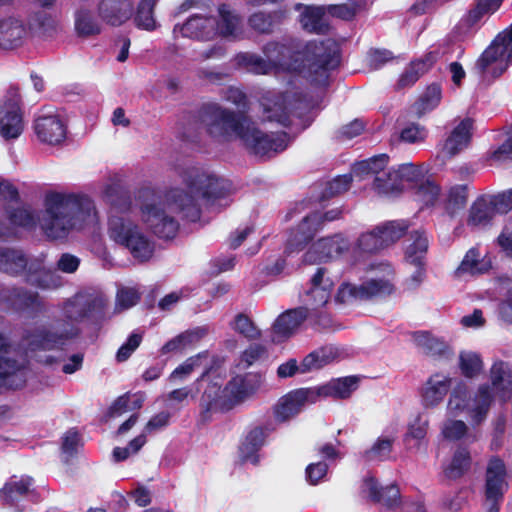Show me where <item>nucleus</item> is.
<instances>
[{
    "label": "nucleus",
    "instance_id": "28",
    "mask_svg": "<svg viewBox=\"0 0 512 512\" xmlns=\"http://www.w3.org/2000/svg\"><path fill=\"white\" fill-rule=\"evenodd\" d=\"M452 379L442 373H434L426 380L422 389V403L433 408L442 402L451 387Z\"/></svg>",
    "mask_w": 512,
    "mask_h": 512
},
{
    "label": "nucleus",
    "instance_id": "18",
    "mask_svg": "<svg viewBox=\"0 0 512 512\" xmlns=\"http://www.w3.org/2000/svg\"><path fill=\"white\" fill-rule=\"evenodd\" d=\"M315 392L310 391L309 388H299L292 390L287 395L281 397L274 405L273 415L276 422H287L298 413L307 404L316 403Z\"/></svg>",
    "mask_w": 512,
    "mask_h": 512
},
{
    "label": "nucleus",
    "instance_id": "4",
    "mask_svg": "<svg viewBox=\"0 0 512 512\" xmlns=\"http://www.w3.org/2000/svg\"><path fill=\"white\" fill-rule=\"evenodd\" d=\"M491 386L483 384L477 388L474 396L469 394L467 384L458 381L452 388L447 411L451 416L466 413L473 424L483 422L493 403L492 390L502 400L509 399L512 394V367L502 360L495 361L490 370Z\"/></svg>",
    "mask_w": 512,
    "mask_h": 512
},
{
    "label": "nucleus",
    "instance_id": "52",
    "mask_svg": "<svg viewBox=\"0 0 512 512\" xmlns=\"http://www.w3.org/2000/svg\"><path fill=\"white\" fill-rule=\"evenodd\" d=\"M407 230V224L405 221H393L387 222L382 226L377 227L376 231L384 240L386 247L399 240Z\"/></svg>",
    "mask_w": 512,
    "mask_h": 512
},
{
    "label": "nucleus",
    "instance_id": "6",
    "mask_svg": "<svg viewBox=\"0 0 512 512\" xmlns=\"http://www.w3.org/2000/svg\"><path fill=\"white\" fill-rule=\"evenodd\" d=\"M240 17L227 4L218 8L217 16L195 14L183 24L174 26L175 37L190 38L198 41H210L218 35L225 38H236L240 29Z\"/></svg>",
    "mask_w": 512,
    "mask_h": 512
},
{
    "label": "nucleus",
    "instance_id": "45",
    "mask_svg": "<svg viewBox=\"0 0 512 512\" xmlns=\"http://www.w3.org/2000/svg\"><path fill=\"white\" fill-rule=\"evenodd\" d=\"M102 199L113 207H116L124 201L120 178L117 176L107 177L101 186Z\"/></svg>",
    "mask_w": 512,
    "mask_h": 512
},
{
    "label": "nucleus",
    "instance_id": "46",
    "mask_svg": "<svg viewBox=\"0 0 512 512\" xmlns=\"http://www.w3.org/2000/svg\"><path fill=\"white\" fill-rule=\"evenodd\" d=\"M470 466V455L467 449L461 448L455 452L449 466L444 470V474L450 479H457L465 474Z\"/></svg>",
    "mask_w": 512,
    "mask_h": 512
},
{
    "label": "nucleus",
    "instance_id": "22",
    "mask_svg": "<svg viewBox=\"0 0 512 512\" xmlns=\"http://www.w3.org/2000/svg\"><path fill=\"white\" fill-rule=\"evenodd\" d=\"M308 317L307 308H293L283 312L272 325V341L280 343L289 339Z\"/></svg>",
    "mask_w": 512,
    "mask_h": 512
},
{
    "label": "nucleus",
    "instance_id": "20",
    "mask_svg": "<svg viewBox=\"0 0 512 512\" xmlns=\"http://www.w3.org/2000/svg\"><path fill=\"white\" fill-rule=\"evenodd\" d=\"M34 131L42 143L58 145L66 138V125L58 113L50 110L42 113L34 122Z\"/></svg>",
    "mask_w": 512,
    "mask_h": 512
},
{
    "label": "nucleus",
    "instance_id": "25",
    "mask_svg": "<svg viewBox=\"0 0 512 512\" xmlns=\"http://www.w3.org/2000/svg\"><path fill=\"white\" fill-rule=\"evenodd\" d=\"M133 12L131 0H101L98 3V16L113 27H119L128 21Z\"/></svg>",
    "mask_w": 512,
    "mask_h": 512
},
{
    "label": "nucleus",
    "instance_id": "57",
    "mask_svg": "<svg viewBox=\"0 0 512 512\" xmlns=\"http://www.w3.org/2000/svg\"><path fill=\"white\" fill-rule=\"evenodd\" d=\"M204 356H192L185 360L181 365L177 366L176 369L170 373L169 380L171 381H183L189 377V375L201 365V360Z\"/></svg>",
    "mask_w": 512,
    "mask_h": 512
},
{
    "label": "nucleus",
    "instance_id": "53",
    "mask_svg": "<svg viewBox=\"0 0 512 512\" xmlns=\"http://www.w3.org/2000/svg\"><path fill=\"white\" fill-rule=\"evenodd\" d=\"M468 194L466 185H456L450 189L446 203L448 214L453 215L466 206Z\"/></svg>",
    "mask_w": 512,
    "mask_h": 512
},
{
    "label": "nucleus",
    "instance_id": "36",
    "mask_svg": "<svg viewBox=\"0 0 512 512\" xmlns=\"http://www.w3.org/2000/svg\"><path fill=\"white\" fill-rule=\"evenodd\" d=\"M492 268V263L486 257L480 255L477 248H470L460 262L456 275H478L488 272Z\"/></svg>",
    "mask_w": 512,
    "mask_h": 512
},
{
    "label": "nucleus",
    "instance_id": "12",
    "mask_svg": "<svg viewBox=\"0 0 512 512\" xmlns=\"http://www.w3.org/2000/svg\"><path fill=\"white\" fill-rule=\"evenodd\" d=\"M301 96L297 91L266 92L260 100L261 121L289 127L291 113L298 108Z\"/></svg>",
    "mask_w": 512,
    "mask_h": 512
},
{
    "label": "nucleus",
    "instance_id": "24",
    "mask_svg": "<svg viewBox=\"0 0 512 512\" xmlns=\"http://www.w3.org/2000/svg\"><path fill=\"white\" fill-rule=\"evenodd\" d=\"M350 247L349 242L341 235L319 238L305 254V263H315L325 259L335 258Z\"/></svg>",
    "mask_w": 512,
    "mask_h": 512
},
{
    "label": "nucleus",
    "instance_id": "9",
    "mask_svg": "<svg viewBox=\"0 0 512 512\" xmlns=\"http://www.w3.org/2000/svg\"><path fill=\"white\" fill-rule=\"evenodd\" d=\"M512 64V24L496 35L476 62V70L483 79L501 76Z\"/></svg>",
    "mask_w": 512,
    "mask_h": 512
},
{
    "label": "nucleus",
    "instance_id": "8",
    "mask_svg": "<svg viewBox=\"0 0 512 512\" xmlns=\"http://www.w3.org/2000/svg\"><path fill=\"white\" fill-rule=\"evenodd\" d=\"M108 236L116 244L129 250L134 259L145 263L153 255L155 246L137 225L122 216L111 214L108 221Z\"/></svg>",
    "mask_w": 512,
    "mask_h": 512
},
{
    "label": "nucleus",
    "instance_id": "7",
    "mask_svg": "<svg viewBox=\"0 0 512 512\" xmlns=\"http://www.w3.org/2000/svg\"><path fill=\"white\" fill-rule=\"evenodd\" d=\"M369 277L360 285L343 284L337 292L338 302L368 300L372 297L386 296L394 292L395 272L387 262L371 263Z\"/></svg>",
    "mask_w": 512,
    "mask_h": 512
},
{
    "label": "nucleus",
    "instance_id": "44",
    "mask_svg": "<svg viewBox=\"0 0 512 512\" xmlns=\"http://www.w3.org/2000/svg\"><path fill=\"white\" fill-rule=\"evenodd\" d=\"M231 329L248 340H256L261 337V330L257 328L250 316L239 313L230 324Z\"/></svg>",
    "mask_w": 512,
    "mask_h": 512
},
{
    "label": "nucleus",
    "instance_id": "61",
    "mask_svg": "<svg viewBox=\"0 0 512 512\" xmlns=\"http://www.w3.org/2000/svg\"><path fill=\"white\" fill-rule=\"evenodd\" d=\"M22 204L21 199L18 196L17 189L14 185L7 181L0 182V205L1 208L6 209L9 206H16Z\"/></svg>",
    "mask_w": 512,
    "mask_h": 512
},
{
    "label": "nucleus",
    "instance_id": "41",
    "mask_svg": "<svg viewBox=\"0 0 512 512\" xmlns=\"http://www.w3.org/2000/svg\"><path fill=\"white\" fill-rule=\"evenodd\" d=\"M325 13V6H306L300 16L302 27L309 32L324 33L327 29L324 22Z\"/></svg>",
    "mask_w": 512,
    "mask_h": 512
},
{
    "label": "nucleus",
    "instance_id": "13",
    "mask_svg": "<svg viewBox=\"0 0 512 512\" xmlns=\"http://www.w3.org/2000/svg\"><path fill=\"white\" fill-rule=\"evenodd\" d=\"M31 340H24V356L16 359L11 356V346L5 335V321L0 316V386L17 388L24 382L22 370L28 362Z\"/></svg>",
    "mask_w": 512,
    "mask_h": 512
},
{
    "label": "nucleus",
    "instance_id": "16",
    "mask_svg": "<svg viewBox=\"0 0 512 512\" xmlns=\"http://www.w3.org/2000/svg\"><path fill=\"white\" fill-rule=\"evenodd\" d=\"M324 274L323 268L317 270L312 278V288L306 294L304 301L306 306L302 308L308 309L310 318H314L317 325L327 327L331 321L323 311H320V308L325 306L331 297L329 288L332 284L328 279H324Z\"/></svg>",
    "mask_w": 512,
    "mask_h": 512
},
{
    "label": "nucleus",
    "instance_id": "54",
    "mask_svg": "<svg viewBox=\"0 0 512 512\" xmlns=\"http://www.w3.org/2000/svg\"><path fill=\"white\" fill-rule=\"evenodd\" d=\"M468 426L462 420L448 418L441 427V434L450 441H457L467 434Z\"/></svg>",
    "mask_w": 512,
    "mask_h": 512
},
{
    "label": "nucleus",
    "instance_id": "38",
    "mask_svg": "<svg viewBox=\"0 0 512 512\" xmlns=\"http://www.w3.org/2000/svg\"><path fill=\"white\" fill-rule=\"evenodd\" d=\"M24 27L15 19L0 21V48L13 49L17 47L23 38Z\"/></svg>",
    "mask_w": 512,
    "mask_h": 512
},
{
    "label": "nucleus",
    "instance_id": "11",
    "mask_svg": "<svg viewBox=\"0 0 512 512\" xmlns=\"http://www.w3.org/2000/svg\"><path fill=\"white\" fill-rule=\"evenodd\" d=\"M240 131V140L243 141L248 153L260 159H270L285 151L290 139L287 133H264L251 120L250 124H243Z\"/></svg>",
    "mask_w": 512,
    "mask_h": 512
},
{
    "label": "nucleus",
    "instance_id": "3",
    "mask_svg": "<svg viewBox=\"0 0 512 512\" xmlns=\"http://www.w3.org/2000/svg\"><path fill=\"white\" fill-rule=\"evenodd\" d=\"M40 228L50 239H66L98 223L93 199L85 193L50 191L45 193Z\"/></svg>",
    "mask_w": 512,
    "mask_h": 512
},
{
    "label": "nucleus",
    "instance_id": "33",
    "mask_svg": "<svg viewBox=\"0 0 512 512\" xmlns=\"http://www.w3.org/2000/svg\"><path fill=\"white\" fill-rule=\"evenodd\" d=\"M358 388L357 377H345L332 380L326 385L318 388H309L315 392L316 401L322 397H334L345 399L351 396L352 392Z\"/></svg>",
    "mask_w": 512,
    "mask_h": 512
},
{
    "label": "nucleus",
    "instance_id": "29",
    "mask_svg": "<svg viewBox=\"0 0 512 512\" xmlns=\"http://www.w3.org/2000/svg\"><path fill=\"white\" fill-rule=\"evenodd\" d=\"M362 492L371 501L386 506L389 509H394L400 504V493L396 485H389L385 488L379 487L377 481L372 477L364 480Z\"/></svg>",
    "mask_w": 512,
    "mask_h": 512
},
{
    "label": "nucleus",
    "instance_id": "5",
    "mask_svg": "<svg viewBox=\"0 0 512 512\" xmlns=\"http://www.w3.org/2000/svg\"><path fill=\"white\" fill-rule=\"evenodd\" d=\"M86 302L81 294H77L63 303L62 315L66 321L57 325L54 330L44 327L34 329V360L52 365L55 358L52 356H41L39 353L46 350L61 349L67 342L76 339L80 334L78 323L87 318Z\"/></svg>",
    "mask_w": 512,
    "mask_h": 512
},
{
    "label": "nucleus",
    "instance_id": "49",
    "mask_svg": "<svg viewBox=\"0 0 512 512\" xmlns=\"http://www.w3.org/2000/svg\"><path fill=\"white\" fill-rule=\"evenodd\" d=\"M156 0H142L138 5L136 14L137 27L146 30H153L156 28V20L153 18V9L155 8Z\"/></svg>",
    "mask_w": 512,
    "mask_h": 512
},
{
    "label": "nucleus",
    "instance_id": "26",
    "mask_svg": "<svg viewBox=\"0 0 512 512\" xmlns=\"http://www.w3.org/2000/svg\"><path fill=\"white\" fill-rule=\"evenodd\" d=\"M3 211L7 224L0 223V239L15 235L18 230H25L31 227L32 214L23 203L9 206Z\"/></svg>",
    "mask_w": 512,
    "mask_h": 512
},
{
    "label": "nucleus",
    "instance_id": "30",
    "mask_svg": "<svg viewBox=\"0 0 512 512\" xmlns=\"http://www.w3.org/2000/svg\"><path fill=\"white\" fill-rule=\"evenodd\" d=\"M438 58L439 52L437 50H433L426 53L424 57L413 61L410 66L406 67L404 73L400 75L397 87L399 89H405L414 85L421 75L429 71Z\"/></svg>",
    "mask_w": 512,
    "mask_h": 512
},
{
    "label": "nucleus",
    "instance_id": "19",
    "mask_svg": "<svg viewBox=\"0 0 512 512\" xmlns=\"http://www.w3.org/2000/svg\"><path fill=\"white\" fill-rule=\"evenodd\" d=\"M411 238L413 242L406 247L405 258L407 263L415 266V270L411 277L406 279V287L415 289L420 287L425 277L423 260L427 250V238L420 231H414Z\"/></svg>",
    "mask_w": 512,
    "mask_h": 512
},
{
    "label": "nucleus",
    "instance_id": "34",
    "mask_svg": "<svg viewBox=\"0 0 512 512\" xmlns=\"http://www.w3.org/2000/svg\"><path fill=\"white\" fill-rule=\"evenodd\" d=\"M284 17L285 12L283 10L271 12L258 10L248 17L247 23L248 27L258 34L270 35L273 33L275 26L279 25Z\"/></svg>",
    "mask_w": 512,
    "mask_h": 512
},
{
    "label": "nucleus",
    "instance_id": "37",
    "mask_svg": "<svg viewBox=\"0 0 512 512\" xmlns=\"http://www.w3.org/2000/svg\"><path fill=\"white\" fill-rule=\"evenodd\" d=\"M226 391L221 388V383L218 381L211 382L206 390H204L200 405L204 411L211 410H229L232 408L231 404H226Z\"/></svg>",
    "mask_w": 512,
    "mask_h": 512
},
{
    "label": "nucleus",
    "instance_id": "2",
    "mask_svg": "<svg viewBox=\"0 0 512 512\" xmlns=\"http://www.w3.org/2000/svg\"><path fill=\"white\" fill-rule=\"evenodd\" d=\"M265 58L254 53H240L237 64L255 75L276 72H299L316 85H325L329 71L338 65L337 46L334 41L308 42L305 47L296 43L269 42L263 48Z\"/></svg>",
    "mask_w": 512,
    "mask_h": 512
},
{
    "label": "nucleus",
    "instance_id": "62",
    "mask_svg": "<svg viewBox=\"0 0 512 512\" xmlns=\"http://www.w3.org/2000/svg\"><path fill=\"white\" fill-rule=\"evenodd\" d=\"M485 199L491 200V207H493L496 214L507 213L512 209V189L501 192L496 195H482Z\"/></svg>",
    "mask_w": 512,
    "mask_h": 512
},
{
    "label": "nucleus",
    "instance_id": "63",
    "mask_svg": "<svg viewBox=\"0 0 512 512\" xmlns=\"http://www.w3.org/2000/svg\"><path fill=\"white\" fill-rule=\"evenodd\" d=\"M139 301V294L136 290L130 288H122L119 290L118 294H116V304L115 310L122 311L125 309H130L135 306Z\"/></svg>",
    "mask_w": 512,
    "mask_h": 512
},
{
    "label": "nucleus",
    "instance_id": "39",
    "mask_svg": "<svg viewBox=\"0 0 512 512\" xmlns=\"http://www.w3.org/2000/svg\"><path fill=\"white\" fill-rule=\"evenodd\" d=\"M27 257L21 250L0 249V269L8 274L20 275L27 267Z\"/></svg>",
    "mask_w": 512,
    "mask_h": 512
},
{
    "label": "nucleus",
    "instance_id": "60",
    "mask_svg": "<svg viewBox=\"0 0 512 512\" xmlns=\"http://www.w3.org/2000/svg\"><path fill=\"white\" fill-rule=\"evenodd\" d=\"M358 244L360 249L367 253H375L386 247L385 242L382 240L381 236H379L376 229L362 234L358 240Z\"/></svg>",
    "mask_w": 512,
    "mask_h": 512
},
{
    "label": "nucleus",
    "instance_id": "48",
    "mask_svg": "<svg viewBox=\"0 0 512 512\" xmlns=\"http://www.w3.org/2000/svg\"><path fill=\"white\" fill-rule=\"evenodd\" d=\"M28 489V479H17L14 477L6 483L4 488L0 490V498L8 502H14L25 496L28 492Z\"/></svg>",
    "mask_w": 512,
    "mask_h": 512
},
{
    "label": "nucleus",
    "instance_id": "23",
    "mask_svg": "<svg viewBox=\"0 0 512 512\" xmlns=\"http://www.w3.org/2000/svg\"><path fill=\"white\" fill-rule=\"evenodd\" d=\"M23 131L21 108L16 96L9 97L0 107V135L3 138H16Z\"/></svg>",
    "mask_w": 512,
    "mask_h": 512
},
{
    "label": "nucleus",
    "instance_id": "31",
    "mask_svg": "<svg viewBox=\"0 0 512 512\" xmlns=\"http://www.w3.org/2000/svg\"><path fill=\"white\" fill-rule=\"evenodd\" d=\"M473 120L465 119L460 121L457 127L453 128L450 135L444 141L442 151L449 157L455 156L469 145Z\"/></svg>",
    "mask_w": 512,
    "mask_h": 512
},
{
    "label": "nucleus",
    "instance_id": "15",
    "mask_svg": "<svg viewBox=\"0 0 512 512\" xmlns=\"http://www.w3.org/2000/svg\"><path fill=\"white\" fill-rule=\"evenodd\" d=\"M340 215V209H332L324 214L319 212L308 214L302 219L296 229L290 231L289 238L287 239L288 253L303 249L315 237L323 223L334 221Z\"/></svg>",
    "mask_w": 512,
    "mask_h": 512
},
{
    "label": "nucleus",
    "instance_id": "47",
    "mask_svg": "<svg viewBox=\"0 0 512 512\" xmlns=\"http://www.w3.org/2000/svg\"><path fill=\"white\" fill-rule=\"evenodd\" d=\"M75 28L80 36H92L101 32V27L93 15L87 10H79L76 13Z\"/></svg>",
    "mask_w": 512,
    "mask_h": 512
},
{
    "label": "nucleus",
    "instance_id": "42",
    "mask_svg": "<svg viewBox=\"0 0 512 512\" xmlns=\"http://www.w3.org/2000/svg\"><path fill=\"white\" fill-rule=\"evenodd\" d=\"M203 335L204 330L201 328H196L190 331L182 332L181 334H178L176 337L168 340L166 344L163 346L162 352L166 354L170 352L182 351L200 341Z\"/></svg>",
    "mask_w": 512,
    "mask_h": 512
},
{
    "label": "nucleus",
    "instance_id": "21",
    "mask_svg": "<svg viewBox=\"0 0 512 512\" xmlns=\"http://www.w3.org/2000/svg\"><path fill=\"white\" fill-rule=\"evenodd\" d=\"M262 377L257 374H246L245 376H236L229 380L225 386L226 404L232 407L243 403L262 387Z\"/></svg>",
    "mask_w": 512,
    "mask_h": 512
},
{
    "label": "nucleus",
    "instance_id": "43",
    "mask_svg": "<svg viewBox=\"0 0 512 512\" xmlns=\"http://www.w3.org/2000/svg\"><path fill=\"white\" fill-rule=\"evenodd\" d=\"M458 365L461 374L468 379L475 378L483 370L482 358L474 351H461Z\"/></svg>",
    "mask_w": 512,
    "mask_h": 512
},
{
    "label": "nucleus",
    "instance_id": "56",
    "mask_svg": "<svg viewBox=\"0 0 512 512\" xmlns=\"http://www.w3.org/2000/svg\"><path fill=\"white\" fill-rule=\"evenodd\" d=\"M429 427V421L421 417L415 418L412 424L408 426L407 433L405 435L406 443L414 441V446H420L425 438L427 428Z\"/></svg>",
    "mask_w": 512,
    "mask_h": 512
},
{
    "label": "nucleus",
    "instance_id": "35",
    "mask_svg": "<svg viewBox=\"0 0 512 512\" xmlns=\"http://www.w3.org/2000/svg\"><path fill=\"white\" fill-rule=\"evenodd\" d=\"M387 163L388 157L385 154H381L368 160H362L358 162L354 165L352 171L354 176L360 179L366 177H374L372 188H374V190L377 192V178L380 176V174H390V170H385Z\"/></svg>",
    "mask_w": 512,
    "mask_h": 512
},
{
    "label": "nucleus",
    "instance_id": "14",
    "mask_svg": "<svg viewBox=\"0 0 512 512\" xmlns=\"http://www.w3.org/2000/svg\"><path fill=\"white\" fill-rule=\"evenodd\" d=\"M509 489L505 463L498 457L488 460L484 485V512H500L505 492Z\"/></svg>",
    "mask_w": 512,
    "mask_h": 512
},
{
    "label": "nucleus",
    "instance_id": "40",
    "mask_svg": "<svg viewBox=\"0 0 512 512\" xmlns=\"http://www.w3.org/2000/svg\"><path fill=\"white\" fill-rule=\"evenodd\" d=\"M335 357L334 348H318L302 359L301 373H309L323 368L325 365L331 364Z\"/></svg>",
    "mask_w": 512,
    "mask_h": 512
},
{
    "label": "nucleus",
    "instance_id": "58",
    "mask_svg": "<svg viewBox=\"0 0 512 512\" xmlns=\"http://www.w3.org/2000/svg\"><path fill=\"white\" fill-rule=\"evenodd\" d=\"M34 286L51 290L61 286V278L52 270L34 271Z\"/></svg>",
    "mask_w": 512,
    "mask_h": 512
},
{
    "label": "nucleus",
    "instance_id": "50",
    "mask_svg": "<svg viewBox=\"0 0 512 512\" xmlns=\"http://www.w3.org/2000/svg\"><path fill=\"white\" fill-rule=\"evenodd\" d=\"M441 100V87L437 83L428 86L417 102V112L420 114L430 112L436 108Z\"/></svg>",
    "mask_w": 512,
    "mask_h": 512
},
{
    "label": "nucleus",
    "instance_id": "17",
    "mask_svg": "<svg viewBox=\"0 0 512 512\" xmlns=\"http://www.w3.org/2000/svg\"><path fill=\"white\" fill-rule=\"evenodd\" d=\"M422 171L411 163L400 165L390 170V174H380L377 178V193L394 196L404 190L405 185L420 181Z\"/></svg>",
    "mask_w": 512,
    "mask_h": 512
},
{
    "label": "nucleus",
    "instance_id": "27",
    "mask_svg": "<svg viewBox=\"0 0 512 512\" xmlns=\"http://www.w3.org/2000/svg\"><path fill=\"white\" fill-rule=\"evenodd\" d=\"M412 341L415 347L425 356L433 358H448L453 355V351L449 344L439 337L434 336L431 332H413Z\"/></svg>",
    "mask_w": 512,
    "mask_h": 512
},
{
    "label": "nucleus",
    "instance_id": "64",
    "mask_svg": "<svg viewBox=\"0 0 512 512\" xmlns=\"http://www.w3.org/2000/svg\"><path fill=\"white\" fill-rule=\"evenodd\" d=\"M142 341V335L140 333H132L125 344H123L118 353H116V360L119 362H124L127 360L133 351L137 350L140 343Z\"/></svg>",
    "mask_w": 512,
    "mask_h": 512
},
{
    "label": "nucleus",
    "instance_id": "10",
    "mask_svg": "<svg viewBox=\"0 0 512 512\" xmlns=\"http://www.w3.org/2000/svg\"><path fill=\"white\" fill-rule=\"evenodd\" d=\"M201 122L212 138L226 141L234 136L240 137L243 124H249L251 120L239 117L236 112L218 104H206L201 109Z\"/></svg>",
    "mask_w": 512,
    "mask_h": 512
},
{
    "label": "nucleus",
    "instance_id": "59",
    "mask_svg": "<svg viewBox=\"0 0 512 512\" xmlns=\"http://www.w3.org/2000/svg\"><path fill=\"white\" fill-rule=\"evenodd\" d=\"M394 440L391 438H379L375 444L372 445L370 450L364 452V457L368 460H384L390 454L393 447Z\"/></svg>",
    "mask_w": 512,
    "mask_h": 512
},
{
    "label": "nucleus",
    "instance_id": "51",
    "mask_svg": "<svg viewBox=\"0 0 512 512\" xmlns=\"http://www.w3.org/2000/svg\"><path fill=\"white\" fill-rule=\"evenodd\" d=\"M84 297V302H86V311L87 318H93L95 320H100L105 316V309L107 306V299L102 294H89V293H80Z\"/></svg>",
    "mask_w": 512,
    "mask_h": 512
},
{
    "label": "nucleus",
    "instance_id": "32",
    "mask_svg": "<svg viewBox=\"0 0 512 512\" xmlns=\"http://www.w3.org/2000/svg\"><path fill=\"white\" fill-rule=\"evenodd\" d=\"M491 200L483 196L475 199L472 206L469 207L466 223L469 228H484L492 223L496 212L491 206Z\"/></svg>",
    "mask_w": 512,
    "mask_h": 512
},
{
    "label": "nucleus",
    "instance_id": "55",
    "mask_svg": "<svg viewBox=\"0 0 512 512\" xmlns=\"http://www.w3.org/2000/svg\"><path fill=\"white\" fill-rule=\"evenodd\" d=\"M439 194V185L429 179L418 183L416 186L417 198L425 205L433 204L438 199Z\"/></svg>",
    "mask_w": 512,
    "mask_h": 512
},
{
    "label": "nucleus",
    "instance_id": "1",
    "mask_svg": "<svg viewBox=\"0 0 512 512\" xmlns=\"http://www.w3.org/2000/svg\"><path fill=\"white\" fill-rule=\"evenodd\" d=\"M184 189L167 192L164 198H151L141 206L142 220L148 228L162 239H173L179 224L175 213H181L191 222L200 219L204 209L226 199L231 190L230 183L201 168H188L183 173Z\"/></svg>",
    "mask_w": 512,
    "mask_h": 512
}]
</instances>
